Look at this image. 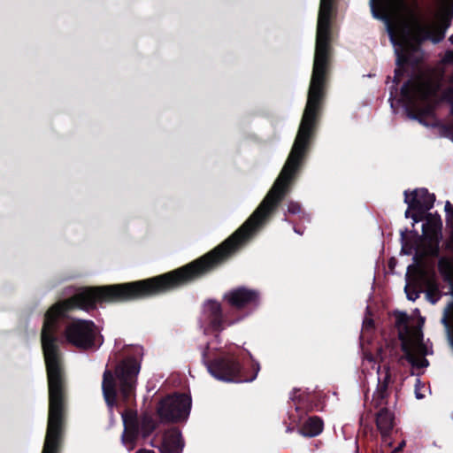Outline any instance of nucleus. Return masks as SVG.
I'll use <instances>...</instances> for the list:
<instances>
[{"label":"nucleus","instance_id":"obj_26","mask_svg":"<svg viewBox=\"0 0 453 453\" xmlns=\"http://www.w3.org/2000/svg\"><path fill=\"white\" fill-rule=\"evenodd\" d=\"M157 428V424L151 418H145L142 421L141 430L143 437L150 435Z\"/></svg>","mask_w":453,"mask_h":453},{"label":"nucleus","instance_id":"obj_4","mask_svg":"<svg viewBox=\"0 0 453 453\" xmlns=\"http://www.w3.org/2000/svg\"><path fill=\"white\" fill-rule=\"evenodd\" d=\"M97 326L92 320L74 319L65 328V337L68 343L81 350L96 349L103 344L102 335H98Z\"/></svg>","mask_w":453,"mask_h":453},{"label":"nucleus","instance_id":"obj_45","mask_svg":"<svg viewBox=\"0 0 453 453\" xmlns=\"http://www.w3.org/2000/svg\"><path fill=\"white\" fill-rule=\"evenodd\" d=\"M368 324L372 326L373 325V321L371 319V320L368 321Z\"/></svg>","mask_w":453,"mask_h":453},{"label":"nucleus","instance_id":"obj_15","mask_svg":"<svg viewBox=\"0 0 453 453\" xmlns=\"http://www.w3.org/2000/svg\"><path fill=\"white\" fill-rule=\"evenodd\" d=\"M442 221L440 215L428 213L426 222L422 226L423 237L426 241L441 240Z\"/></svg>","mask_w":453,"mask_h":453},{"label":"nucleus","instance_id":"obj_28","mask_svg":"<svg viewBox=\"0 0 453 453\" xmlns=\"http://www.w3.org/2000/svg\"><path fill=\"white\" fill-rule=\"evenodd\" d=\"M137 434H138V430L136 427H134V429L129 430V431L125 430V433L122 437L123 441L125 443H127V442L132 443L136 440Z\"/></svg>","mask_w":453,"mask_h":453},{"label":"nucleus","instance_id":"obj_12","mask_svg":"<svg viewBox=\"0 0 453 453\" xmlns=\"http://www.w3.org/2000/svg\"><path fill=\"white\" fill-rule=\"evenodd\" d=\"M394 316L395 319V326L398 329V339L401 341V349L403 353H407L409 356V345L413 343L410 336V318L407 313L403 311H395Z\"/></svg>","mask_w":453,"mask_h":453},{"label":"nucleus","instance_id":"obj_8","mask_svg":"<svg viewBox=\"0 0 453 453\" xmlns=\"http://www.w3.org/2000/svg\"><path fill=\"white\" fill-rule=\"evenodd\" d=\"M140 365L134 357L122 360L115 369L119 382V392L125 403H128L134 395Z\"/></svg>","mask_w":453,"mask_h":453},{"label":"nucleus","instance_id":"obj_5","mask_svg":"<svg viewBox=\"0 0 453 453\" xmlns=\"http://www.w3.org/2000/svg\"><path fill=\"white\" fill-rule=\"evenodd\" d=\"M191 405L192 400L189 395L174 392L159 402L157 413L163 423H183L189 417Z\"/></svg>","mask_w":453,"mask_h":453},{"label":"nucleus","instance_id":"obj_35","mask_svg":"<svg viewBox=\"0 0 453 453\" xmlns=\"http://www.w3.org/2000/svg\"><path fill=\"white\" fill-rule=\"evenodd\" d=\"M406 73L405 65H397L395 69V75L403 79Z\"/></svg>","mask_w":453,"mask_h":453},{"label":"nucleus","instance_id":"obj_34","mask_svg":"<svg viewBox=\"0 0 453 453\" xmlns=\"http://www.w3.org/2000/svg\"><path fill=\"white\" fill-rule=\"evenodd\" d=\"M453 311V301L451 303H449L448 305V308L447 310L445 311V315L442 319V322L445 324V325H448V317L449 316V314L452 312Z\"/></svg>","mask_w":453,"mask_h":453},{"label":"nucleus","instance_id":"obj_27","mask_svg":"<svg viewBox=\"0 0 453 453\" xmlns=\"http://www.w3.org/2000/svg\"><path fill=\"white\" fill-rule=\"evenodd\" d=\"M404 291L407 298L411 301L417 300L419 297V294L422 292L418 283H407Z\"/></svg>","mask_w":453,"mask_h":453},{"label":"nucleus","instance_id":"obj_32","mask_svg":"<svg viewBox=\"0 0 453 453\" xmlns=\"http://www.w3.org/2000/svg\"><path fill=\"white\" fill-rule=\"evenodd\" d=\"M301 211H302V207H301L300 203H298L296 202H293V201L288 203V213L296 215V214L301 213Z\"/></svg>","mask_w":453,"mask_h":453},{"label":"nucleus","instance_id":"obj_1","mask_svg":"<svg viewBox=\"0 0 453 453\" xmlns=\"http://www.w3.org/2000/svg\"><path fill=\"white\" fill-rule=\"evenodd\" d=\"M333 8L334 0H320L313 68L306 105L292 150L272 188H289L291 181L301 166L319 122L331 64V19Z\"/></svg>","mask_w":453,"mask_h":453},{"label":"nucleus","instance_id":"obj_20","mask_svg":"<svg viewBox=\"0 0 453 453\" xmlns=\"http://www.w3.org/2000/svg\"><path fill=\"white\" fill-rule=\"evenodd\" d=\"M424 275V285L426 287V297L432 303H435L439 301L441 296L439 284L435 279V275L432 274L431 276Z\"/></svg>","mask_w":453,"mask_h":453},{"label":"nucleus","instance_id":"obj_22","mask_svg":"<svg viewBox=\"0 0 453 453\" xmlns=\"http://www.w3.org/2000/svg\"><path fill=\"white\" fill-rule=\"evenodd\" d=\"M452 19L453 4L444 6L437 16V23L441 30V35L438 41L444 37L445 31L451 26Z\"/></svg>","mask_w":453,"mask_h":453},{"label":"nucleus","instance_id":"obj_6","mask_svg":"<svg viewBox=\"0 0 453 453\" xmlns=\"http://www.w3.org/2000/svg\"><path fill=\"white\" fill-rule=\"evenodd\" d=\"M200 322L205 333L219 334L238 323V317L224 309L219 302L210 299L203 303Z\"/></svg>","mask_w":453,"mask_h":453},{"label":"nucleus","instance_id":"obj_9","mask_svg":"<svg viewBox=\"0 0 453 453\" xmlns=\"http://www.w3.org/2000/svg\"><path fill=\"white\" fill-rule=\"evenodd\" d=\"M290 401L296 411L289 414L291 423H301L310 412L319 410L321 405V399L316 393L296 388L291 392Z\"/></svg>","mask_w":453,"mask_h":453},{"label":"nucleus","instance_id":"obj_30","mask_svg":"<svg viewBox=\"0 0 453 453\" xmlns=\"http://www.w3.org/2000/svg\"><path fill=\"white\" fill-rule=\"evenodd\" d=\"M427 211H428L412 210L411 219H413V222L418 223L423 219L426 220V215L428 214Z\"/></svg>","mask_w":453,"mask_h":453},{"label":"nucleus","instance_id":"obj_38","mask_svg":"<svg viewBox=\"0 0 453 453\" xmlns=\"http://www.w3.org/2000/svg\"><path fill=\"white\" fill-rule=\"evenodd\" d=\"M446 58H447L448 61L453 62V50L447 51Z\"/></svg>","mask_w":453,"mask_h":453},{"label":"nucleus","instance_id":"obj_11","mask_svg":"<svg viewBox=\"0 0 453 453\" xmlns=\"http://www.w3.org/2000/svg\"><path fill=\"white\" fill-rule=\"evenodd\" d=\"M184 448V440L178 427H172L163 434L160 447L161 453H181Z\"/></svg>","mask_w":453,"mask_h":453},{"label":"nucleus","instance_id":"obj_25","mask_svg":"<svg viewBox=\"0 0 453 453\" xmlns=\"http://www.w3.org/2000/svg\"><path fill=\"white\" fill-rule=\"evenodd\" d=\"M414 32L415 36L418 39L419 42L428 38L430 35L429 29L421 24L419 19L416 16L414 17Z\"/></svg>","mask_w":453,"mask_h":453},{"label":"nucleus","instance_id":"obj_16","mask_svg":"<svg viewBox=\"0 0 453 453\" xmlns=\"http://www.w3.org/2000/svg\"><path fill=\"white\" fill-rule=\"evenodd\" d=\"M403 0H371V10L374 18L389 21V12Z\"/></svg>","mask_w":453,"mask_h":453},{"label":"nucleus","instance_id":"obj_37","mask_svg":"<svg viewBox=\"0 0 453 453\" xmlns=\"http://www.w3.org/2000/svg\"><path fill=\"white\" fill-rule=\"evenodd\" d=\"M426 253L425 251L417 250L414 256V260L416 262H418L419 260H422L426 257Z\"/></svg>","mask_w":453,"mask_h":453},{"label":"nucleus","instance_id":"obj_14","mask_svg":"<svg viewBox=\"0 0 453 453\" xmlns=\"http://www.w3.org/2000/svg\"><path fill=\"white\" fill-rule=\"evenodd\" d=\"M419 50V46L412 43H406L400 49L395 50L396 65H411L417 66L419 65L421 58L416 56Z\"/></svg>","mask_w":453,"mask_h":453},{"label":"nucleus","instance_id":"obj_40","mask_svg":"<svg viewBox=\"0 0 453 453\" xmlns=\"http://www.w3.org/2000/svg\"><path fill=\"white\" fill-rule=\"evenodd\" d=\"M401 80H402V78H400V77H398V76H395H395H394V81H394L396 85H398V84L401 82Z\"/></svg>","mask_w":453,"mask_h":453},{"label":"nucleus","instance_id":"obj_13","mask_svg":"<svg viewBox=\"0 0 453 453\" xmlns=\"http://www.w3.org/2000/svg\"><path fill=\"white\" fill-rule=\"evenodd\" d=\"M298 428L297 432L304 437L319 435L324 429V421L319 416L305 417L301 423H294Z\"/></svg>","mask_w":453,"mask_h":453},{"label":"nucleus","instance_id":"obj_43","mask_svg":"<svg viewBox=\"0 0 453 453\" xmlns=\"http://www.w3.org/2000/svg\"><path fill=\"white\" fill-rule=\"evenodd\" d=\"M416 396H417V398H418V399L422 398V395H419L418 393H416Z\"/></svg>","mask_w":453,"mask_h":453},{"label":"nucleus","instance_id":"obj_36","mask_svg":"<svg viewBox=\"0 0 453 453\" xmlns=\"http://www.w3.org/2000/svg\"><path fill=\"white\" fill-rule=\"evenodd\" d=\"M416 350L418 354L422 356L426 355V348L421 342L417 344Z\"/></svg>","mask_w":453,"mask_h":453},{"label":"nucleus","instance_id":"obj_10","mask_svg":"<svg viewBox=\"0 0 453 453\" xmlns=\"http://www.w3.org/2000/svg\"><path fill=\"white\" fill-rule=\"evenodd\" d=\"M404 203L410 205L412 210L429 211L433 208L435 202L434 194L428 192L426 188H416L411 192L405 190Z\"/></svg>","mask_w":453,"mask_h":453},{"label":"nucleus","instance_id":"obj_3","mask_svg":"<svg viewBox=\"0 0 453 453\" xmlns=\"http://www.w3.org/2000/svg\"><path fill=\"white\" fill-rule=\"evenodd\" d=\"M208 349L207 346L203 352V361L209 372L217 380L235 383L251 382L256 380L260 371L257 362L242 364L239 356L229 352H224L213 359H209Z\"/></svg>","mask_w":453,"mask_h":453},{"label":"nucleus","instance_id":"obj_39","mask_svg":"<svg viewBox=\"0 0 453 453\" xmlns=\"http://www.w3.org/2000/svg\"><path fill=\"white\" fill-rule=\"evenodd\" d=\"M411 214H412V208H410V205H408V208L405 211L404 216L406 219H409V218L411 219Z\"/></svg>","mask_w":453,"mask_h":453},{"label":"nucleus","instance_id":"obj_46","mask_svg":"<svg viewBox=\"0 0 453 453\" xmlns=\"http://www.w3.org/2000/svg\"><path fill=\"white\" fill-rule=\"evenodd\" d=\"M295 232L298 233V234H302L300 231H298L296 227L294 228Z\"/></svg>","mask_w":453,"mask_h":453},{"label":"nucleus","instance_id":"obj_19","mask_svg":"<svg viewBox=\"0 0 453 453\" xmlns=\"http://www.w3.org/2000/svg\"><path fill=\"white\" fill-rule=\"evenodd\" d=\"M438 271L444 282L450 287V293L453 296V260L449 257H441L438 260Z\"/></svg>","mask_w":453,"mask_h":453},{"label":"nucleus","instance_id":"obj_29","mask_svg":"<svg viewBox=\"0 0 453 453\" xmlns=\"http://www.w3.org/2000/svg\"><path fill=\"white\" fill-rule=\"evenodd\" d=\"M428 243V250L429 254L433 257H438L440 253V242L441 240H438V242L435 241H426Z\"/></svg>","mask_w":453,"mask_h":453},{"label":"nucleus","instance_id":"obj_44","mask_svg":"<svg viewBox=\"0 0 453 453\" xmlns=\"http://www.w3.org/2000/svg\"><path fill=\"white\" fill-rule=\"evenodd\" d=\"M451 43H453V35L449 38Z\"/></svg>","mask_w":453,"mask_h":453},{"label":"nucleus","instance_id":"obj_2","mask_svg":"<svg viewBox=\"0 0 453 453\" xmlns=\"http://www.w3.org/2000/svg\"><path fill=\"white\" fill-rule=\"evenodd\" d=\"M440 84L422 74L408 79L401 88L404 109L408 118L425 124V118L434 117L439 104L437 94Z\"/></svg>","mask_w":453,"mask_h":453},{"label":"nucleus","instance_id":"obj_21","mask_svg":"<svg viewBox=\"0 0 453 453\" xmlns=\"http://www.w3.org/2000/svg\"><path fill=\"white\" fill-rule=\"evenodd\" d=\"M441 100L450 104L451 119L441 126V130L453 142V87H449L442 92Z\"/></svg>","mask_w":453,"mask_h":453},{"label":"nucleus","instance_id":"obj_7","mask_svg":"<svg viewBox=\"0 0 453 453\" xmlns=\"http://www.w3.org/2000/svg\"><path fill=\"white\" fill-rule=\"evenodd\" d=\"M259 298L258 291L245 287L230 289L223 296L226 309L238 317V322L248 315V310H252L259 304Z\"/></svg>","mask_w":453,"mask_h":453},{"label":"nucleus","instance_id":"obj_31","mask_svg":"<svg viewBox=\"0 0 453 453\" xmlns=\"http://www.w3.org/2000/svg\"><path fill=\"white\" fill-rule=\"evenodd\" d=\"M445 211L447 224L453 228V206L449 201L446 202Z\"/></svg>","mask_w":453,"mask_h":453},{"label":"nucleus","instance_id":"obj_42","mask_svg":"<svg viewBox=\"0 0 453 453\" xmlns=\"http://www.w3.org/2000/svg\"><path fill=\"white\" fill-rule=\"evenodd\" d=\"M294 429H295V427H294V426H293V427H291V426H288V427H287V432H288V433H289V432H292V431H294Z\"/></svg>","mask_w":453,"mask_h":453},{"label":"nucleus","instance_id":"obj_33","mask_svg":"<svg viewBox=\"0 0 453 453\" xmlns=\"http://www.w3.org/2000/svg\"><path fill=\"white\" fill-rule=\"evenodd\" d=\"M384 370H385L384 377H383V379L379 378L378 382H380L381 384H386V386L388 387L391 382V372H390L388 366H385Z\"/></svg>","mask_w":453,"mask_h":453},{"label":"nucleus","instance_id":"obj_24","mask_svg":"<svg viewBox=\"0 0 453 453\" xmlns=\"http://www.w3.org/2000/svg\"><path fill=\"white\" fill-rule=\"evenodd\" d=\"M414 343L409 345V356L407 353L404 354V358L413 366V367H426L429 365V362L426 358L422 357L418 358L414 354Z\"/></svg>","mask_w":453,"mask_h":453},{"label":"nucleus","instance_id":"obj_23","mask_svg":"<svg viewBox=\"0 0 453 453\" xmlns=\"http://www.w3.org/2000/svg\"><path fill=\"white\" fill-rule=\"evenodd\" d=\"M389 395L388 387L386 384L378 382L377 388L373 394L372 402L376 408L387 403Z\"/></svg>","mask_w":453,"mask_h":453},{"label":"nucleus","instance_id":"obj_18","mask_svg":"<svg viewBox=\"0 0 453 453\" xmlns=\"http://www.w3.org/2000/svg\"><path fill=\"white\" fill-rule=\"evenodd\" d=\"M376 425L383 436L388 435L395 425V415L388 408H381L376 415Z\"/></svg>","mask_w":453,"mask_h":453},{"label":"nucleus","instance_id":"obj_41","mask_svg":"<svg viewBox=\"0 0 453 453\" xmlns=\"http://www.w3.org/2000/svg\"><path fill=\"white\" fill-rule=\"evenodd\" d=\"M136 453H155L153 450L139 449Z\"/></svg>","mask_w":453,"mask_h":453},{"label":"nucleus","instance_id":"obj_17","mask_svg":"<svg viewBox=\"0 0 453 453\" xmlns=\"http://www.w3.org/2000/svg\"><path fill=\"white\" fill-rule=\"evenodd\" d=\"M102 389L107 405L109 407L115 405L117 398L115 380L111 372L109 370L104 372Z\"/></svg>","mask_w":453,"mask_h":453}]
</instances>
